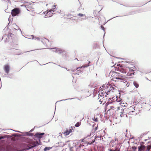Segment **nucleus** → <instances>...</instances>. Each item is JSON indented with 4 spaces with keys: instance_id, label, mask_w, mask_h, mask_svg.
Returning <instances> with one entry per match:
<instances>
[{
    "instance_id": "60",
    "label": "nucleus",
    "mask_w": 151,
    "mask_h": 151,
    "mask_svg": "<svg viewBox=\"0 0 151 151\" xmlns=\"http://www.w3.org/2000/svg\"><path fill=\"white\" fill-rule=\"evenodd\" d=\"M126 116L127 117V116L126 114Z\"/></svg>"
},
{
    "instance_id": "30",
    "label": "nucleus",
    "mask_w": 151,
    "mask_h": 151,
    "mask_svg": "<svg viewBox=\"0 0 151 151\" xmlns=\"http://www.w3.org/2000/svg\"><path fill=\"white\" fill-rule=\"evenodd\" d=\"M8 130H13L14 131H15V132H19V133H21V132L19 131H15V130H13L12 129H8Z\"/></svg>"
},
{
    "instance_id": "36",
    "label": "nucleus",
    "mask_w": 151,
    "mask_h": 151,
    "mask_svg": "<svg viewBox=\"0 0 151 151\" xmlns=\"http://www.w3.org/2000/svg\"><path fill=\"white\" fill-rule=\"evenodd\" d=\"M64 68L65 69H66L67 71H70V70H69V69H68V68H65H65Z\"/></svg>"
},
{
    "instance_id": "7",
    "label": "nucleus",
    "mask_w": 151,
    "mask_h": 151,
    "mask_svg": "<svg viewBox=\"0 0 151 151\" xmlns=\"http://www.w3.org/2000/svg\"><path fill=\"white\" fill-rule=\"evenodd\" d=\"M45 134V133H40V132H37L34 135L35 137H36L40 139L42 137V136L43 135Z\"/></svg>"
},
{
    "instance_id": "52",
    "label": "nucleus",
    "mask_w": 151,
    "mask_h": 151,
    "mask_svg": "<svg viewBox=\"0 0 151 151\" xmlns=\"http://www.w3.org/2000/svg\"><path fill=\"white\" fill-rule=\"evenodd\" d=\"M25 37L26 38H27V39H31V38H28V37Z\"/></svg>"
},
{
    "instance_id": "1",
    "label": "nucleus",
    "mask_w": 151,
    "mask_h": 151,
    "mask_svg": "<svg viewBox=\"0 0 151 151\" xmlns=\"http://www.w3.org/2000/svg\"><path fill=\"white\" fill-rule=\"evenodd\" d=\"M3 136H0V140L4 138ZM13 149L12 146L9 145L0 144V151H12Z\"/></svg>"
},
{
    "instance_id": "22",
    "label": "nucleus",
    "mask_w": 151,
    "mask_h": 151,
    "mask_svg": "<svg viewBox=\"0 0 151 151\" xmlns=\"http://www.w3.org/2000/svg\"><path fill=\"white\" fill-rule=\"evenodd\" d=\"M20 134H12V136L19 137Z\"/></svg>"
},
{
    "instance_id": "46",
    "label": "nucleus",
    "mask_w": 151,
    "mask_h": 151,
    "mask_svg": "<svg viewBox=\"0 0 151 151\" xmlns=\"http://www.w3.org/2000/svg\"><path fill=\"white\" fill-rule=\"evenodd\" d=\"M49 63H53V64H56L55 63H54L51 62H50Z\"/></svg>"
},
{
    "instance_id": "25",
    "label": "nucleus",
    "mask_w": 151,
    "mask_h": 151,
    "mask_svg": "<svg viewBox=\"0 0 151 151\" xmlns=\"http://www.w3.org/2000/svg\"><path fill=\"white\" fill-rule=\"evenodd\" d=\"M132 150H133V151H135L136 150V149L137 148V147H136L135 146H134L132 147Z\"/></svg>"
},
{
    "instance_id": "32",
    "label": "nucleus",
    "mask_w": 151,
    "mask_h": 151,
    "mask_svg": "<svg viewBox=\"0 0 151 151\" xmlns=\"http://www.w3.org/2000/svg\"><path fill=\"white\" fill-rule=\"evenodd\" d=\"M122 16H116V17H114L112 18H111L109 20H110L112 19H113V18H114L115 17H122Z\"/></svg>"
},
{
    "instance_id": "45",
    "label": "nucleus",
    "mask_w": 151,
    "mask_h": 151,
    "mask_svg": "<svg viewBox=\"0 0 151 151\" xmlns=\"http://www.w3.org/2000/svg\"><path fill=\"white\" fill-rule=\"evenodd\" d=\"M58 66H59L60 67H61L62 68H64V67H62L60 65H58Z\"/></svg>"
},
{
    "instance_id": "44",
    "label": "nucleus",
    "mask_w": 151,
    "mask_h": 151,
    "mask_svg": "<svg viewBox=\"0 0 151 151\" xmlns=\"http://www.w3.org/2000/svg\"><path fill=\"white\" fill-rule=\"evenodd\" d=\"M109 104V102H107L106 103V105H108Z\"/></svg>"
},
{
    "instance_id": "13",
    "label": "nucleus",
    "mask_w": 151,
    "mask_h": 151,
    "mask_svg": "<svg viewBox=\"0 0 151 151\" xmlns=\"http://www.w3.org/2000/svg\"><path fill=\"white\" fill-rule=\"evenodd\" d=\"M134 86L136 88H138L139 86V84L136 81H134L133 83Z\"/></svg>"
},
{
    "instance_id": "42",
    "label": "nucleus",
    "mask_w": 151,
    "mask_h": 151,
    "mask_svg": "<svg viewBox=\"0 0 151 151\" xmlns=\"http://www.w3.org/2000/svg\"><path fill=\"white\" fill-rule=\"evenodd\" d=\"M99 102H101L100 104H101L103 102V101H101V100H100L99 101Z\"/></svg>"
},
{
    "instance_id": "2",
    "label": "nucleus",
    "mask_w": 151,
    "mask_h": 151,
    "mask_svg": "<svg viewBox=\"0 0 151 151\" xmlns=\"http://www.w3.org/2000/svg\"><path fill=\"white\" fill-rule=\"evenodd\" d=\"M3 136H0V140L4 138ZM13 149L12 146L9 145L0 144V151H12Z\"/></svg>"
},
{
    "instance_id": "56",
    "label": "nucleus",
    "mask_w": 151,
    "mask_h": 151,
    "mask_svg": "<svg viewBox=\"0 0 151 151\" xmlns=\"http://www.w3.org/2000/svg\"><path fill=\"white\" fill-rule=\"evenodd\" d=\"M88 65H87V66H85L84 67H88Z\"/></svg>"
},
{
    "instance_id": "12",
    "label": "nucleus",
    "mask_w": 151,
    "mask_h": 151,
    "mask_svg": "<svg viewBox=\"0 0 151 151\" xmlns=\"http://www.w3.org/2000/svg\"><path fill=\"white\" fill-rule=\"evenodd\" d=\"M13 27L16 30H18L19 29L21 31V29H19V27L18 26H17L16 24H14Z\"/></svg>"
},
{
    "instance_id": "5",
    "label": "nucleus",
    "mask_w": 151,
    "mask_h": 151,
    "mask_svg": "<svg viewBox=\"0 0 151 151\" xmlns=\"http://www.w3.org/2000/svg\"><path fill=\"white\" fill-rule=\"evenodd\" d=\"M39 143L38 141H37L34 144H33L32 145H31V146H28L25 149L26 150H28L30 149L31 148H33V147H35L37 145H41V142H40V139L39 140Z\"/></svg>"
},
{
    "instance_id": "8",
    "label": "nucleus",
    "mask_w": 151,
    "mask_h": 151,
    "mask_svg": "<svg viewBox=\"0 0 151 151\" xmlns=\"http://www.w3.org/2000/svg\"><path fill=\"white\" fill-rule=\"evenodd\" d=\"M138 151H142L143 150L144 151L145 150L147 149V146H145L142 145L141 144L140 146H139L138 147Z\"/></svg>"
},
{
    "instance_id": "26",
    "label": "nucleus",
    "mask_w": 151,
    "mask_h": 151,
    "mask_svg": "<svg viewBox=\"0 0 151 151\" xmlns=\"http://www.w3.org/2000/svg\"><path fill=\"white\" fill-rule=\"evenodd\" d=\"M101 29H102L103 30H104V34H105V28H104V27L102 25H101Z\"/></svg>"
},
{
    "instance_id": "37",
    "label": "nucleus",
    "mask_w": 151,
    "mask_h": 151,
    "mask_svg": "<svg viewBox=\"0 0 151 151\" xmlns=\"http://www.w3.org/2000/svg\"><path fill=\"white\" fill-rule=\"evenodd\" d=\"M129 70L130 72H133L134 71L132 69H130Z\"/></svg>"
},
{
    "instance_id": "50",
    "label": "nucleus",
    "mask_w": 151,
    "mask_h": 151,
    "mask_svg": "<svg viewBox=\"0 0 151 151\" xmlns=\"http://www.w3.org/2000/svg\"><path fill=\"white\" fill-rule=\"evenodd\" d=\"M78 73H74L73 74H74V75H76V74H77Z\"/></svg>"
},
{
    "instance_id": "34",
    "label": "nucleus",
    "mask_w": 151,
    "mask_h": 151,
    "mask_svg": "<svg viewBox=\"0 0 151 151\" xmlns=\"http://www.w3.org/2000/svg\"><path fill=\"white\" fill-rule=\"evenodd\" d=\"M118 80H123L122 78H121L120 77H119Z\"/></svg>"
},
{
    "instance_id": "55",
    "label": "nucleus",
    "mask_w": 151,
    "mask_h": 151,
    "mask_svg": "<svg viewBox=\"0 0 151 151\" xmlns=\"http://www.w3.org/2000/svg\"><path fill=\"white\" fill-rule=\"evenodd\" d=\"M82 68L81 67H79L78 68H77L76 69V70H78V68Z\"/></svg>"
},
{
    "instance_id": "61",
    "label": "nucleus",
    "mask_w": 151,
    "mask_h": 151,
    "mask_svg": "<svg viewBox=\"0 0 151 151\" xmlns=\"http://www.w3.org/2000/svg\"><path fill=\"white\" fill-rule=\"evenodd\" d=\"M90 63V61H88V63Z\"/></svg>"
},
{
    "instance_id": "33",
    "label": "nucleus",
    "mask_w": 151,
    "mask_h": 151,
    "mask_svg": "<svg viewBox=\"0 0 151 151\" xmlns=\"http://www.w3.org/2000/svg\"><path fill=\"white\" fill-rule=\"evenodd\" d=\"M116 140H112L111 141V142L112 143H114L115 142Z\"/></svg>"
},
{
    "instance_id": "9",
    "label": "nucleus",
    "mask_w": 151,
    "mask_h": 151,
    "mask_svg": "<svg viewBox=\"0 0 151 151\" xmlns=\"http://www.w3.org/2000/svg\"><path fill=\"white\" fill-rule=\"evenodd\" d=\"M56 6V5H54L52 6V8L51 9L49 10V11H46L45 12L46 14H47L48 13V12H50V13H51L52 12H54L55 10H54L55 9V7Z\"/></svg>"
},
{
    "instance_id": "43",
    "label": "nucleus",
    "mask_w": 151,
    "mask_h": 151,
    "mask_svg": "<svg viewBox=\"0 0 151 151\" xmlns=\"http://www.w3.org/2000/svg\"><path fill=\"white\" fill-rule=\"evenodd\" d=\"M134 73H135V72H133L132 73H131L132 75H134Z\"/></svg>"
},
{
    "instance_id": "58",
    "label": "nucleus",
    "mask_w": 151,
    "mask_h": 151,
    "mask_svg": "<svg viewBox=\"0 0 151 151\" xmlns=\"http://www.w3.org/2000/svg\"><path fill=\"white\" fill-rule=\"evenodd\" d=\"M134 111V110H133V111H132V112H133Z\"/></svg>"
},
{
    "instance_id": "14",
    "label": "nucleus",
    "mask_w": 151,
    "mask_h": 151,
    "mask_svg": "<svg viewBox=\"0 0 151 151\" xmlns=\"http://www.w3.org/2000/svg\"><path fill=\"white\" fill-rule=\"evenodd\" d=\"M151 149V145H147V149L145 151H149Z\"/></svg>"
},
{
    "instance_id": "16",
    "label": "nucleus",
    "mask_w": 151,
    "mask_h": 151,
    "mask_svg": "<svg viewBox=\"0 0 151 151\" xmlns=\"http://www.w3.org/2000/svg\"><path fill=\"white\" fill-rule=\"evenodd\" d=\"M30 36L32 37V39H35V40H40V38L38 37L35 38L34 35H31Z\"/></svg>"
},
{
    "instance_id": "24",
    "label": "nucleus",
    "mask_w": 151,
    "mask_h": 151,
    "mask_svg": "<svg viewBox=\"0 0 151 151\" xmlns=\"http://www.w3.org/2000/svg\"><path fill=\"white\" fill-rule=\"evenodd\" d=\"M116 73L118 75V76L119 77L122 78L123 77V75L120 74V73H119L116 72Z\"/></svg>"
},
{
    "instance_id": "23",
    "label": "nucleus",
    "mask_w": 151,
    "mask_h": 151,
    "mask_svg": "<svg viewBox=\"0 0 151 151\" xmlns=\"http://www.w3.org/2000/svg\"><path fill=\"white\" fill-rule=\"evenodd\" d=\"M80 125L81 123L80 122H78L75 124V126L76 127H78Z\"/></svg>"
},
{
    "instance_id": "49",
    "label": "nucleus",
    "mask_w": 151,
    "mask_h": 151,
    "mask_svg": "<svg viewBox=\"0 0 151 151\" xmlns=\"http://www.w3.org/2000/svg\"><path fill=\"white\" fill-rule=\"evenodd\" d=\"M145 79H146L147 80H149L147 78V77H146V78H145Z\"/></svg>"
},
{
    "instance_id": "21",
    "label": "nucleus",
    "mask_w": 151,
    "mask_h": 151,
    "mask_svg": "<svg viewBox=\"0 0 151 151\" xmlns=\"http://www.w3.org/2000/svg\"><path fill=\"white\" fill-rule=\"evenodd\" d=\"M117 70L118 71H120V72H121L122 73H126L125 71L123 70H121V69H118Z\"/></svg>"
},
{
    "instance_id": "4",
    "label": "nucleus",
    "mask_w": 151,
    "mask_h": 151,
    "mask_svg": "<svg viewBox=\"0 0 151 151\" xmlns=\"http://www.w3.org/2000/svg\"><path fill=\"white\" fill-rule=\"evenodd\" d=\"M20 12V10L18 8H16L12 10L11 11V14L13 17H15L18 15Z\"/></svg>"
},
{
    "instance_id": "63",
    "label": "nucleus",
    "mask_w": 151,
    "mask_h": 151,
    "mask_svg": "<svg viewBox=\"0 0 151 151\" xmlns=\"http://www.w3.org/2000/svg\"><path fill=\"white\" fill-rule=\"evenodd\" d=\"M72 71L73 72H74V70H72Z\"/></svg>"
},
{
    "instance_id": "3",
    "label": "nucleus",
    "mask_w": 151,
    "mask_h": 151,
    "mask_svg": "<svg viewBox=\"0 0 151 151\" xmlns=\"http://www.w3.org/2000/svg\"><path fill=\"white\" fill-rule=\"evenodd\" d=\"M49 49L51 50L52 51L55 52L58 54H61L63 57H65L66 56V52L63 49L58 48H50Z\"/></svg>"
},
{
    "instance_id": "48",
    "label": "nucleus",
    "mask_w": 151,
    "mask_h": 151,
    "mask_svg": "<svg viewBox=\"0 0 151 151\" xmlns=\"http://www.w3.org/2000/svg\"><path fill=\"white\" fill-rule=\"evenodd\" d=\"M16 151H23V150H16Z\"/></svg>"
},
{
    "instance_id": "11",
    "label": "nucleus",
    "mask_w": 151,
    "mask_h": 151,
    "mask_svg": "<svg viewBox=\"0 0 151 151\" xmlns=\"http://www.w3.org/2000/svg\"><path fill=\"white\" fill-rule=\"evenodd\" d=\"M78 16L80 17H84V18H82V19L83 20H85L86 19V16L84 14H83L81 13H79L78 14Z\"/></svg>"
},
{
    "instance_id": "62",
    "label": "nucleus",
    "mask_w": 151,
    "mask_h": 151,
    "mask_svg": "<svg viewBox=\"0 0 151 151\" xmlns=\"http://www.w3.org/2000/svg\"><path fill=\"white\" fill-rule=\"evenodd\" d=\"M142 144H144V142H142Z\"/></svg>"
},
{
    "instance_id": "38",
    "label": "nucleus",
    "mask_w": 151,
    "mask_h": 151,
    "mask_svg": "<svg viewBox=\"0 0 151 151\" xmlns=\"http://www.w3.org/2000/svg\"><path fill=\"white\" fill-rule=\"evenodd\" d=\"M97 129H98V127H96L95 128V129H94V130H95V131H96V130H97Z\"/></svg>"
},
{
    "instance_id": "10",
    "label": "nucleus",
    "mask_w": 151,
    "mask_h": 151,
    "mask_svg": "<svg viewBox=\"0 0 151 151\" xmlns=\"http://www.w3.org/2000/svg\"><path fill=\"white\" fill-rule=\"evenodd\" d=\"M127 110V109H123L122 110L121 112H120L121 114H120V116L121 117L123 116V114L124 115L127 114V113H126V112Z\"/></svg>"
},
{
    "instance_id": "27",
    "label": "nucleus",
    "mask_w": 151,
    "mask_h": 151,
    "mask_svg": "<svg viewBox=\"0 0 151 151\" xmlns=\"http://www.w3.org/2000/svg\"><path fill=\"white\" fill-rule=\"evenodd\" d=\"M93 121L96 122H97L98 121V118H95V117H94L93 119Z\"/></svg>"
},
{
    "instance_id": "19",
    "label": "nucleus",
    "mask_w": 151,
    "mask_h": 151,
    "mask_svg": "<svg viewBox=\"0 0 151 151\" xmlns=\"http://www.w3.org/2000/svg\"><path fill=\"white\" fill-rule=\"evenodd\" d=\"M77 98H70V99H63V100H61L60 101H57L56 102V103L57 102H60V101H65V100H72V99H77Z\"/></svg>"
},
{
    "instance_id": "35",
    "label": "nucleus",
    "mask_w": 151,
    "mask_h": 151,
    "mask_svg": "<svg viewBox=\"0 0 151 151\" xmlns=\"http://www.w3.org/2000/svg\"><path fill=\"white\" fill-rule=\"evenodd\" d=\"M68 131L70 133L72 132V130L71 129H69L68 130Z\"/></svg>"
},
{
    "instance_id": "31",
    "label": "nucleus",
    "mask_w": 151,
    "mask_h": 151,
    "mask_svg": "<svg viewBox=\"0 0 151 151\" xmlns=\"http://www.w3.org/2000/svg\"><path fill=\"white\" fill-rule=\"evenodd\" d=\"M109 151H119V150H112L111 149H108V150Z\"/></svg>"
},
{
    "instance_id": "39",
    "label": "nucleus",
    "mask_w": 151,
    "mask_h": 151,
    "mask_svg": "<svg viewBox=\"0 0 151 151\" xmlns=\"http://www.w3.org/2000/svg\"><path fill=\"white\" fill-rule=\"evenodd\" d=\"M128 76H132V74H131V73H129L128 74Z\"/></svg>"
},
{
    "instance_id": "40",
    "label": "nucleus",
    "mask_w": 151,
    "mask_h": 151,
    "mask_svg": "<svg viewBox=\"0 0 151 151\" xmlns=\"http://www.w3.org/2000/svg\"><path fill=\"white\" fill-rule=\"evenodd\" d=\"M34 130V129H31L30 131L29 132H32Z\"/></svg>"
},
{
    "instance_id": "64",
    "label": "nucleus",
    "mask_w": 151,
    "mask_h": 151,
    "mask_svg": "<svg viewBox=\"0 0 151 151\" xmlns=\"http://www.w3.org/2000/svg\"><path fill=\"white\" fill-rule=\"evenodd\" d=\"M47 5H48V4H46V6H47Z\"/></svg>"
},
{
    "instance_id": "59",
    "label": "nucleus",
    "mask_w": 151,
    "mask_h": 151,
    "mask_svg": "<svg viewBox=\"0 0 151 151\" xmlns=\"http://www.w3.org/2000/svg\"><path fill=\"white\" fill-rule=\"evenodd\" d=\"M134 108H134H134H133V109H134V111H135V109Z\"/></svg>"
},
{
    "instance_id": "53",
    "label": "nucleus",
    "mask_w": 151,
    "mask_h": 151,
    "mask_svg": "<svg viewBox=\"0 0 151 151\" xmlns=\"http://www.w3.org/2000/svg\"><path fill=\"white\" fill-rule=\"evenodd\" d=\"M119 58V59H122V58Z\"/></svg>"
},
{
    "instance_id": "29",
    "label": "nucleus",
    "mask_w": 151,
    "mask_h": 151,
    "mask_svg": "<svg viewBox=\"0 0 151 151\" xmlns=\"http://www.w3.org/2000/svg\"><path fill=\"white\" fill-rule=\"evenodd\" d=\"M95 139H96V138H99V139L100 140H101V137H99V136H95Z\"/></svg>"
},
{
    "instance_id": "17",
    "label": "nucleus",
    "mask_w": 151,
    "mask_h": 151,
    "mask_svg": "<svg viewBox=\"0 0 151 151\" xmlns=\"http://www.w3.org/2000/svg\"><path fill=\"white\" fill-rule=\"evenodd\" d=\"M52 148V147H46L44 149V151L49 150H50Z\"/></svg>"
},
{
    "instance_id": "15",
    "label": "nucleus",
    "mask_w": 151,
    "mask_h": 151,
    "mask_svg": "<svg viewBox=\"0 0 151 151\" xmlns=\"http://www.w3.org/2000/svg\"><path fill=\"white\" fill-rule=\"evenodd\" d=\"M29 132H26V135L27 136L29 137H32L33 136V134L32 133H29Z\"/></svg>"
},
{
    "instance_id": "6",
    "label": "nucleus",
    "mask_w": 151,
    "mask_h": 151,
    "mask_svg": "<svg viewBox=\"0 0 151 151\" xmlns=\"http://www.w3.org/2000/svg\"><path fill=\"white\" fill-rule=\"evenodd\" d=\"M10 66L8 64L5 65L4 66L3 69L5 72L8 74L9 72Z\"/></svg>"
},
{
    "instance_id": "41",
    "label": "nucleus",
    "mask_w": 151,
    "mask_h": 151,
    "mask_svg": "<svg viewBox=\"0 0 151 151\" xmlns=\"http://www.w3.org/2000/svg\"><path fill=\"white\" fill-rule=\"evenodd\" d=\"M119 76H118V77H116V78H115L116 79H119Z\"/></svg>"
},
{
    "instance_id": "20",
    "label": "nucleus",
    "mask_w": 151,
    "mask_h": 151,
    "mask_svg": "<svg viewBox=\"0 0 151 151\" xmlns=\"http://www.w3.org/2000/svg\"><path fill=\"white\" fill-rule=\"evenodd\" d=\"M24 4H23V5H21L20 6H24L25 7H26V6H27L29 4V3L28 2H25L24 3Z\"/></svg>"
},
{
    "instance_id": "51",
    "label": "nucleus",
    "mask_w": 151,
    "mask_h": 151,
    "mask_svg": "<svg viewBox=\"0 0 151 151\" xmlns=\"http://www.w3.org/2000/svg\"><path fill=\"white\" fill-rule=\"evenodd\" d=\"M111 91V90H109L108 91H107V92H110Z\"/></svg>"
},
{
    "instance_id": "47",
    "label": "nucleus",
    "mask_w": 151,
    "mask_h": 151,
    "mask_svg": "<svg viewBox=\"0 0 151 151\" xmlns=\"http://www.w3.org/2000/svg\"><path fill=\"white\" fill-rule=\"evenodd\" d=\"M8 2L9 3H11V1H10V0H7Z\"/></svg>"
},
{
    "instance_id": "57",
    "label": "nucleus",
    "mask_w": 151,
    "mask_h": 151,
    "mask_svg": "<svg viewBox=\"0 0 151 151\" xmlns=\"http://www.w3.org/2000/svg\"><path fill=\"white\" fill-rule=\"evenodd\" d=\"M105 103V102H104V103L103 104V105H104V104Z\"/></svg>"
},
{
    "instance_id": "28",
    "label": "nucleus",
    "mask_w": 151,
    "mask_h": 151,
    "mask_svg": "<svg viewBox=\"0 0 151 151\" xmlns=\"http://www.w3.org/2000/svg\"><path fill=\"white\" fill-rule=\"evenodd\" d=\"M110 88L111 89V90L112 91V90H114L115 89V88L114 87H113L112 86H110Z\"/></svg>"
},
{
    "instance_id": "54",
    "label": "nucleus",
    "mask_w": 151,
    "mask_h": 151,
    "mask_svg": "<svg viewBox=\"0 0 151 151\" xmlns=\"http://www.w3.org/2000/svg\"><path fill=\"white\" fill-rule=\"evenodd\" d=\"M95 140H93L92 141V143H93L95 142Z\"/></svg>"
},
{
    "instance_id": "18",
    "label": "nucleus",
    "mask_w": 151,
    "mask_h": 151,
    "mask_svg": "<svg viewBox=\"0 0 151 151\" xmlns=\"http://www.w3.org/2000/svg\"><path fill=\"white\" fill-rule=\"evenodd\" d=\"M64 134L65 135L67 136V135H68L70 133L68 132V130L67 129L66 130V131L64 132Z\"/></svg>"
}]
</instances>
